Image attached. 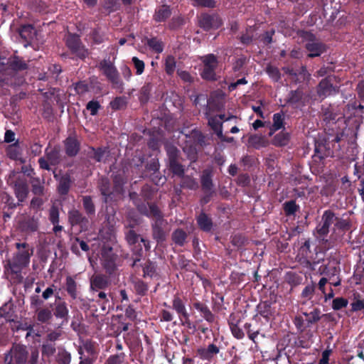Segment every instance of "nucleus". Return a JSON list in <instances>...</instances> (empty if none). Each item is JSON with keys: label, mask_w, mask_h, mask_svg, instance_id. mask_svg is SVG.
Listing matches in <instances>:
<instances>
[{"label": "nucleus", "mask_w": 364, "mask_h": 364, "mask_svg": "<svg viewBox=\"0 0 364 364\" xmlns=\"http://www.w3.org/2000/svg\"><path fill=\"white\" fill-rule=\"evenodd\" d=\"M61 161V149L59 145L51 146L49 144L45 149V156L40 157L38 163L41 169L52 171V166H58Z\"/></svg>", "instance_id": "nucleus-3"}, {"label": "nucleus", "mask_w": 364, "mask_h": 364, "mask_svg": "<svg viewBox=\"0 0 364 364\" xmlns=\"http://www.w3.org/2000/svg\"><path fill=\"white\" fill-rule=\"evenodd\" d=\"M11 185L18 199L17 205H20L21 203L25 201L29 193L27 180L23 177H18Z\"/></svg>", "instance_id": "nucleus-12"}, {"label": "nucleus", "mask_w": 364, "mask_h": 364, "mask_svg": "<svg viewBox=\"0 0 364 364\" xmlns=\"http://www.w3.org/2000/svg\"><path fill=\"white\" fill-rule=\"evenodd\" d=\"M220 351L219 348L215 344H210L207 348H201L198 350V355L203 360H210Z\"/></svg>", "instance_id": "nucleus-30"}, {"label": "nucleus", "mask_w": 364, "mask_h": 364, "mask_svg": "<svg viewBox=\"0 0 364 364\" xmlns=\"http://www.w3.org/2000/svg\"><path fill=\"white\" fill-rule=\"evenodd\" d=\"M7 156L12 160L21 161V151L17 142L11 144L6 149Z\"/></svg>", "instance_id": "nucleus-36"}, {"label": "nucleus", "mask_w": 364, "mask_h": 364, "mask_svg": "<svg viewBox=\"0 0 364 364\" xmlns=\"http://www.w3.org/2000/svg\"><path fill=\"white\" fill-rule=\"evenodd\" d=\"M124 181L121 174H116L113 177V187L117 195H119L123 192Z\"/></svg>", "instance_id": "nucleus-51"}, {"label": "nucleus", "mask_w": 364, "mask_h": 364, "mask_svg": "<svg viewBox=\"0 0 364 364\" xmlns=\"http://www.w3.org/2000/svg\"><path fill=\"white\" fill-rule=\"evenodd\" d=\"M18 252L12 259H9L5 265L6 272L20 277L22 269L28 265L30 257L33 255V250L28 247L26 243H16Z\"/></svg>", "instance_id": "nucleus-1"}, {"label": "nucleus", "mask_w": 364, "mask_h": 364, "mask_svg": "<svg viewBox=\"0 0 364 364\" xmlns=\"http://www.w3.org/2000/svg\"><path fill=\"white\" fill-rule=\"evenodd\" d=\"M153 85L151 82H146L140 89L139 100L141 103H146L150 98Z\"/></svg>", "instance_id": "nucleus-38"}, {"label": "nucleus", "mask_w": 364, "mask_h": 364, "mask_svg": "<svg viewBox=\"0 0 364 364\" xmlns=\"http://www.w3.org/2000/svg\"><path fill=\"white\" fill-rule=\"evenodd\" d=\"M201 189L203 192V196L200 199L202 204H207L213 196L215 194L214 184L213 182V173L211 170L205 169L202 172L200 176Z\"/></svg>", "instance_id": "nucleus-8"}, {"label": "nucleus", "mask_w": 364, "mask_h": 364, "mask_svg": "<svg viewBox=\"0 0 364 364\" xmlns=\"http://www.w3.org/2000/svg\"><path fill=\"white\" fill-rule=\"evenodd\" d=\"M173 240L179 245H183L186 238V234L183 229H176L173 233Z\"/></svg>", "instance_id": "nucleus-58"}, {"label": "nucleus", "mask_w": 364, "mask_h": 364, "mask_svg": "<svg viewBox=\"0 0 364 364\" xmlns=\"http://www.w3.org/2000/svg\"><path fill=\"white\" fill-rule=\"evenodd\" d=\"M248 62L247 57L242 55L237 58L232 65V70L235 73L240 72L245 65Z\"/></svg>", "instance_id": "nucleus-60"}, {"label": "nucleus", "mask_w": 364, "mask_h": 364, "mask_svg": "<svg viewBox=\"0 0 364 364\" xmlns=\"http://www.w3.org/2000/svg\"><path fill=\"white\" fill-rule=\"evenodd\" d=\"M176 67V60L173 55H168L164 59V70L166 73L171 76L173 75Z\"/></svg>", "instance_id": "nucleus-42"}, {"label": "nucleus", "mask_w": 364, "mask_h": 364, "mask_svg": "<svg viewBox=\"0 0 364 364\" xmlns=\"http://www.w3.org/2000/svg\"><path fill=\"white\" fill-rule=\"evenodd\" d=\"M18 33L21 38L26 43H29L33 39L36 35V29L31 24H24L18 28Z\"/></svg>", "instance_id": "nucleus-27"}, {"label": "nucleus", "mask_w": 364, "mask_h": 364, "mask_svg": "<svg viewBox=\"0 0 364 364\" xmlns=\"http://www.w3.org/2000/svg\"><path fill=\"white\" fill-rule=\"evenodd\" d=\"M109 150L108 147L100 146V147H90L88 152V156L95 160L96 162L105 163L107 159L109 156Z\"/></svg>", "instance_id": "nucleus-20"}, {"label": "nucleus", "mask_w": 364, "mask_h": 364, "mask_svg": "<svg viewBox=\"0 0 364 364\" xmlns=\"http://www.w3.org/2000/svg\"><path fill=\"white\" fill-rule=\"evenodd\" d=\"M191 1L195 7L214 9L217 6V2L215 0H191Z\"/></svg>", "instance_id": "nucleus-52"}, {"label": "nucleus", "mask_w": 364, "mask_h": 364, "mask_svg": "<svg viewBox=\"0 0 364 364\" xmlns=\"http://www.w3.org/2000/svg\"><path fill=\"white\" fill-rule=\"evenodd\" d=\"M108 285L107 279L102 275H95L90 279V288L97 290L105 288Z\"/></svg>", "instance_id": "nucleus-32"}, {"label": "nucleus", "mask_w": 364, "mask_h": 364, "mask_svg": "<svg viewBox=\"0 0 364 364\" xmlns=\"http://www.w3.org/2000/svg\"><path fill=\"white\" fill-rule=\"evenodd\" d=\"M53 177L58 182L57 186V191L60 196H66L68 194L70 189L73 183L71 174L66 172L62 176H59L56 173V169L53 170Z\"/></svg>", "instance_id": "nucleus-13"}, {"label": "nucleus", "mask_w": 364, "mask_h": 364, "mask_svg": "<svg viewBox=\"0 0 364 364\" xmlns=\"http://www.w3.org/2000/svg\"><path fill=\"white\" fill-rule=\"evenodd\" d=\"M202 62V68L200 75L202 79L209 82L218 80L216 69L218 67V60L215 55L213 53L207 54L200 58Z\"/></svg>", "instance_id": "nucleus-4"}, {"label": "nucleus", "mask_w": 364, "mask_h": 364, "mask_svg": "<svg viewBox=\"0 0 364 364\" xmlns=\"http://www.w3.org/2000/svg\"><path fill=\"white\" fill-rule=\"evenodd\" d=\"M28 69V65L23 58L18 55H12L9 58H0V73L15 74Z\"/></svg>", "instance_id": "nucleus-5"}, {"label": "nucleus", "mask_w": 364, "mask_h": 364, "mask_svg": "<svg viewBox=\"0 0 364 364\" xmlns=\"http://www.w3.org/2000/svg\"><path fill=\"white\" fill-rule=\"evenodd\" d=\"M314 245L312 244L309 240L305 241L304 244L299 249V254L308 260L309 262H312L314 263H318L322 258H318V255L321 254V252H318L315 248H314V251L311 250V247Z\"/></svg>", "instance_id": "nucleus-17"}, {"label": "nucleus", "mask_w": 364, "mask_h": 364, "mask_svg": "<svg viewBox=\"0 0 364 364\" xmlns=\"http://www.w3.org/2000/svg\"><path fill=\"white\" fill-rule=\"evenodd\" d=\"M222 24V19L217 14L204 13L198 17V26L205 31L218 29Z\"/></svg>", "instance_id": "nucleus-11"}, {"label": "nucleus", "mask_w": 364, "mask_h": 364, "mask_svg": "<svg viewBox=\"0 0 364 364\" xmlns=\"http://www.w3.org/2000/svg\"><path fill=\"white\" fill-rule=\"evenodd\" d=\"M258 313L264 318L269 319L274 314V311L268 301L261 302L257 306Z\"/></svg>", "instance_id": "nucleus-35"}, {"label": "nucleus", "mask_w": 364, "mask_h": 364, "mask_svg": "<svg viewBox=\"0 0 364 364\" xmlns=\"http://www.w3.org/2000/svg\"><path fill=\"white\" fill-rule=\"evenodd\" d=\"M304 47L309 53L307 57L309 58L321 56L327 49L326 45L318 39L311 43H306Z\"/></svg>", "instance_id": "nucleus-18"}, {"label": "nucleus", "mask_w": 364, "mask_h": 364, "mask_svg": "<svg viewBox=\"0 0 364 364\" xmlns=\"http://www.w3.org/2000/svg\"><path fill=\"white\" fill-rule=\"evenodd\" d=\"M65 152L68 157L76 156L80 151V142L75 136H69L63 141Z\"/></svg>", "instance_id": "nucleus-19"}, {"label": "nucleus", "mask_w": 364, "mask_h": 364, "mask_svg": "<svg viewBox=\"0 0 364 364\" xmlns=\"http://www.w3.org/2000/svg\"><path fill=\"white\" fill-rule=\"evenodd\" d=\"M132 62L135 69V74L136 75H141L144 72V62L136 56L132 57Z\"/></svg>", "instance_id": "nucleus-56"}, {"label": "nucleus", "mask_w": 364, "mask_h": 364, "mask_svg": "<svg viewBox=\"0 0 364 364\" xmlns=\"http://www.w3.org/2000/svg\"><path fill=\"white\" fill-rule=\"evenodd\" d=\"M173 308L178 314V316L183 324L190 325L189 314L187 312L186 306L179 297H175L173 300Z\"/></svg>", "instance_id": "nucleus-21"}, {"label": "nucleus", "mask_w": 364, "mask_h": 364, "mask_svg": "<svg viewBox=\"0 0 364 364\" xmlns=\"http://www.w3.org/2000/svg\"><path fill=\"white\" fill-rule=\"evenodd\" d=\"M146 45L156 53H161L164 50V43L162 41L156 37L146 38Z\"/></svg>", "instance_id": "nucleus-34"}, {"label": "nucleus", "mask_w": 364, "mask_h": 364, "mask_svg": "<svg viewBox=\"0 0 364 364\" xmlns=\"http://www.w3.org/2000/svg\"><path fill=\"white\" fill-rule=\"evenodd\" d=\"M298 35L306 43H311L317 39L316 35L309 31L299 30Z\"/></svg>", "instance_id": "nucleus-59"}, {"label": "nucleus", "mask_w": 364, "mask_h": 364, "mask_svg": "<svg viewBox=\"0 0 364 364\" xmlns=\"http://www.w3.org/2000/svg\"><path fill=\"white\" fill-rule=\"evenodd\" d=\"M283 210L287 216H291L299 210V206L296 205L295 200H290L283 204Z\"/></svg>", "instance_id": "nucleus-44"}, {"label": "nucleus", "mask_w": 364, "mask_h": 364, "mask_svg": "<svg viewBox=\"0 0 364 364\" xmlns=\"http://www.w3.org/2000/svg\"><path fill=\"white\" fill-rule=\"evenodd\" d=\"M105 230H106V233L108 235L106 239H98L101 240L102 242L103 243L101 260L104 267L108 272L111 273L115 268L116 256L112 252V248L109 245H106V242L105 241V240L107 241L111 240L112 232L109 231L110 229H100V237H102V235L105 232Z\"/></svg>", "instance_id": "nucleus-6"}, {"label": "nucleus", "mask_w": 364, "mask_h": 364, "mask_svg": "<svg viewBox=\"0 0 364 364\" xmlns=\"http://www.w3.org/2000/svg\"><path fill=\"white\" fill-rule=\"evenodd\" d=\"M154 195V191L149 186H144L140 192V196L143 198L144 201L146 202V204L150 203L149 201L152 200Z\"/></svg>", "instance_id": "nucleus-57"}, {"label": "nucleus", "mask_w": 364, "mask_h": 364, "mask_svg": "<svg viewBox=\"0 0 364 364\" xmlns=\"http://www.w3.org/2000/svg\"><path fill=\"white\" fill-rule=\"evenodd\" d=\"M126 239L130 245L138 244V246L141 247V243H143L146 249L149 248V243L145 240L144 237L136 234L133 229H131L128 231L126 235Z\"/></svg>", "instance_id": "nucleus-29"}, {"label": "nucleus", "mask_w": 364, "mask_h": 364, "mask_svg": "<svg viewBox=\"0 0 364 364\" xmlns=\"http://www.w3.org/2000/svg\"><path fill=\"white\" fill-rule=\"evenodd\" d=\"M111 108L114 110H120L127 106V101L124 97H116L109 103Z\"/></svg>", "instance_id": "nucleus-55"}, {"label": "nucleus", "mask_w": 364, "mask_h": 364, "mask_svg": "<svg viewBox=\"0 0 364 364\" xmlns=\"http://www.w3.org/2000/svg\"><path fill=\"white\" fill-rule=\"evenodd\" d=\"M321 220L323 222L321 228H330L332 225H334V228L347 227L346 222L336 216L335 213L331 210L323 212Z\"/></svg>", "instance_id": "nucleus-16"}, {"label": "nucleus", "mask_w": 364, "mask_h": 364, "mask_svg": "<svg viewBox=\"0 0 364 364\" xmlns=\"http://www.w3.org/2000/svg\"><path fill=\"white\" fill-rule=\"evenodd\" d=\"M69 222L72 226L79 225L80 228L86 227L89 221L82 213L77 210H71L68 213Z\"/></svg>", "instance_id": "nucleus-24"}, {"label": "nucleus", "mask_w": 364, "mask_h": 364, "mask_svg": "<svg viewBox=\"0 0 364 364\" xmlns=\"http://www.w3.org/2000/svg\"><path fill=\"white\" fill-rule=\"evenodd\" d=\"M179 178H181V188L190 190H196L198 188V183L194 178L189 176H185V173L183 176H179Z\"/></svg>", "instance_id": "nucleus-40"}, {"label": "nucleus", "mask_w": 364, "mask_h": 364, "mask_svg": "<svg viewBox=\"0 0 364 364\" xmlns=\"http://www.w3.org/2000/svg\"><path fill=\"white\" fill-rule=\"evenodd\" d=\"M334 91V87L328 77L322 79L316 87V92L319 97L324 99L331 95Z\"/></svg>", "instance_id": "nucleus-22"}, {"label": "nucleus", "mask_w": 364, "mask_h": 364, "mask_svg": "<svg viewBox=\"0 0 364 364\" xmlns=\"http://www.w3.org/2000/svg\"><path fill=\"white\" fill-rule=\"evenodd\" d=\"M168 157V167L169 171L175 176H183L185 173V167L181 163V152L174 146L166 148Z\"/></svg>", "instance_id": "nucleus-7"}, {"label": "nucleus", "mask_w": 364, "mask_h": 364, "mask_svg": "<svg viewBox=\"0 0 364 364\" xmlns=\"http://www.w3.org/2000/svg\"><path fill=\"white\" fill-rule=\"evenodd\" d=\"M56 351L55 343L44 341L41 347V353L43 358H50Z\"/></svg>", "instance_id": "nucleus-43"}, {"label": "nucleus", "mask_w": 364, "mask_h": 364, "mask_svg": "<svg viewBox=\"0 0 364 364\" xmlns=\"http://www.w3.org/2000/svg\"><path fill=\"white\" fill-rule=\"evenodd\" d=\"M265 71L273 81L279 82L281 80V73L277 67L268 64Z\"/></svg>", "instance_id": "nucleus-47"}, {"label": "nucleus", "mask_w": 364, "mask_h": 364, "mask_svg": "<svg viewBox=\"0 0 364 364\" xmlns=\"http://www.w3.org/2000/svg\"><path fill=\"white\" fill-rule=\"evenodd\" d=\"M304 93L302 89L297 88L295 90H291L286 100L287 104L297 107L299 105H304Z\"/></svg>", "instance_id": "nucleus-23"}, {"label": "nucleus", "mask_w": 364, "mask_h": 364, "mask_svg": "<svg viewBox=\"0 0 364 364\" xmlns=\"http://www.w3.org/2000/svg\"><path fill=\"white\" fill-rule=\"evenodd\" d=\"M196 309L201 313L202 316L208 322L214 321V316L208 306L202 303L196 302L193 304Z\"/></svg>", "instance_id": "nucleus-41"}, {"label": "nucleus", "mask_w": 364, "mask_h": 364, "mask_svg": "<svg viewBox=\"0 0 364 364\" xmlns=\"http://www.w3.org/2000/svg\"><path fill=\"white\" fill-rule=\"evenodd\" d=\"M31 184V191L35 196H43L45 194L44 180L42 181L38 177H33L30 181Z\"/></svg>", "instance_id": "nucleus-31"}, {"label": "nucleus", "mask_w": 364, "mask_h": 364, "mask_svg": "<svg viewBox=\"0 0 364 364\" xmlns=\"http://www.w3.org/2000/svg\"><path fill=\"white\" fill-rule=\"evenodd\" d=\"M184 24V18L181 16H177L172 17V18L170 20L168 24V27L170 30L175 31L180 28Z\"/></svg>", "instance_id": "nucleus-53"}, {"label": "nucleus", "mask_w": 364, "mask_h": 364, "mask_svg": "<svg viewBox=\"0 0 364 364\" xmlns=\"http://www.w3.org/2000/svg\"><path fill=\"white\" fill-rule=\"evenodd\" d=\"M59 208L58 206L53 205L49 209V220L52 225L53 228H63V226L59 225Z\"/></svg>", "instance_id": "nucleus-45"}, {"label": "nucleus", "mask_w": 364, "mask_h": 364, "mask_svg": "<svg viewBox=\"0 0 364 364\" xmlns=\"http://www.w3.org/2000/svg\"><path fill=\"white\" fill-rule=\"evenodd\" d=\"M66 290L68 294L73 298L76 299L77 296V284L74 279L70 276L66 277Z\"/></svg>", "instance_id": "nucleus-46"}, {"label": "nucleus", "mask_w": 364, "mask_h": 364, "mask_svg": "<svg viewBox=\"0 0 364 364\" xmlns=\"http://www.w3.org/2000/svg\"><path fill=\"white\" fill-rule=\"evenodd\" d=\"M197 223L199 228H211L213 225L211 218L204 212L200 213L198 216Z\"/></svg>", "instance_id": "nucleus-54"}, {"label": "nucleus", "mask_w": 364, "mask_h": 364, "mask_svg": "<svg viewBox=\"0 0 364 364\" xmlns=\"http://www.w3.org/2000/svg\"><path fill=\"white\" fill-rule=\"evenodd\" d=\"M172 14L170 6L166 4L161 5L156 8L153 15V19L156 23L165 22Z\"/></svg>", "instance_id": "nucleus-25"}, {"label": "nucleus", "mask_w": 364, "mask_h": 364, "mask_svg": "<svg viewBox=\"0 0 364 364\" xmlns=\"http://www.w3.org/2000/svg\"><path fill=\"white\" fill-rule=\"evenodd\" d=\"M83 208L87 215H95V206L92 201V197L90 196H85L82 198Z\"/></svg>", "instance_id": "nucleus-49"}, {"label": "nucleus", "mask_w": 364, "mask_h": 364, "mask_svg": "<svg viewBox=\"0 0 364 364\" xmlns=\"http://www.w3.org/2000/svg\"><path fill=\"white\" fill-rule=\"evenodd\" d=\"M248 143L250 146L256 149H259V148L264 146V137L257 134L250 136L248 139Z\"/></svg>", "instance_id": "nucleus-50"}, {"label": "nucleus", "mask_w": 364, "mask_h": 364, "mask_svg": "<svg viewBox=\"0 0 364 364\" xmlns=\"http://www.w3.org/2000/svg\"><path fill=\"white\" fill-rule=\"evenodd\" d=\"M57 359L60 364H70L71 356L68 352L62 349L59 350Z\"/></svg>", "instance_id": "nucleus-61"}, {"label": "nucleus", "mask_w": 364, "mask_h": 364, "mask_svg": "<svg viewBox=\"0 0 364 364\" xmlns=\"http://www.w3.org/2000/svg\"><path fill=\"white\" fill-rule=\"evenodd\" d=\"M290 141V134L288 132H281L276 134L272 140V144L276 146H287Z\"/></svg>", "instance_id": "nucleus-37"}, {"label": "nucleus", "mask_w": 364, "mask_h": 364, "mask_svg": "<svg viewBox=\"0 0 364 364\" xmlns=\"http://www.w3.org/2000/svg\"><path fill=\"white\" fill-rule=\"evenodd\" d=\"M97 188L101 194L104 196L105 203H107L108 200H112L113 198L117 196L113 185H112L109 178L106 176H103L99 178Z\"/></svg>", "instance_id": "nucleus-15"}, {"label": "nucleus", "mask_w": 364, "mask_h": 364, "mask_svg": "<svg viewBox=\"0 0 364 364\" xmlns=\"http://www.w3.org/2000/svg\"><path fill=\"white\" fill-rule=\"evenodd\" d=\"M284 119L285 114L282 111L274 114L272 117L273 123L270 127L269 135L273 134L275 132L281 129H284Z\"/></svg>", "instance_id": "nucleus-28"}, {"label": "nucleus", "mask_w": 364, "mask_h": 364, "mask_svg": "<svg viewBox=\"0 0 364 364\" xmlns=\"http://www.w3.org/2000/svg\"><path fill=\"white\" fill-rule=\"evenodd\" d=\"M333 154V152L331 150L328 143L316 141L314 149V155L316 156H318L320 159H323L328 156H332Z\"/></svg>", "instance_id": "nucleus-26"}, {"label": "nucleus", "mask_w": 364, "mask_h": 364, "mask_svg": "<svg viewBox=\"0 0 364 364\" xmlns=\"http://www.w3.org/2000/svg\"><path fill=\"white\" fill-rule=\"evenodd\" d=\"M27 350L25 346L16 345L12 347L11 351L6 357V362L8 363L25 364L27 359Z\"/></svg>", "instance_id": "nucleus-14"}, {"label": "nucleus", "mask_w": 364, "mask_h": 364, "mask_svg": "<svg viewBox=\"0 0 364 364\" xmlns=\"http://www.w3.org/2000/svg\"><path fill=\"white\" fill-rule=\"evenodd\" d=\"M90 36L95 44H100L104 42V37L100 33L99 28L92 29L90 32Z\"/></svg>", "instance_id": "nucleus-63"}, {"label": "nucleus", "mask_w": 364, "mask_h": 364, "mask_svg": "<svg viewBox=\"0 0 364 364\" xmlns=\"http://www.w3.org/2000/svg\"><path fill=\"white\" fill-rule=\"evenodd\" d=\"M62 67L60 64L53 63L50 64L48 67V72L44 74V76L41 78V80H48V77L57 80L59 75L62 73Z\"/></svg>", "instance_id": "nucleus-33"}, {"label": "nucleus", "mask_w": 364, "mask_h": 364, "mask_svg": "<svg viewBox=\"0 0 364 364\" xmlns=\"http://www.w3.org/2000/svg\"><path fill=\"white\" fill-rule=\"evenodd\" d=\"M320 310L316 309L314 311H311L310 313H305L304 315L306 318L307 321L309 323H313L318 321L320 319Z\"/></svg>", "instance_id": "nucleus-64"}, {"label": "nucleus", "mask_w": 364, "mask_h": 364, "mask_svg": "<svg viewBox=\"0 0 364 364\" xmlns=\"http://www.w3.org/2000/svg\"><path fill=\"white\" fill-rule=\"evenodd\" d=\"M65 45L71 53L81 60L89 55V50L82 44L80 37L76 33H69L65 39Z\"/></svg>", "instance_id": "nucleus-9"}, {"label": "nucleus", "mask_w": 364, "mask_h": 364, "mask_svg": "<svg viewBox=\"0 0 364 364\" xmlns=\"http://www.w3.org/2000/svg\"><path fill=\"white\" fill-rule=\"evenodd\" d=\"M68 312L69 311L65 301H60L55 304L54 315L56 318L67 320Z\"/></svg>", "instance_id": "nucleus-39"}, {"label": "nucleus", "mask_w": 364, "mask_h": 364, "mask_svg": "<svg viewBox=\"0 0 364 364\" xmlns=\"http://www.w3.org/2000/svg\"><path fill=\"white\" fill-rule=\"evenodd\" d=\"M139 212L155 221L152 228H161L164 224V215L157 205L154 203H146L139 205Z\"/></svg>", "instance_id": "nucleus-10"}, {"label": "nucleus", "mask_w": 364, "mask_h": 364, "mask_svg": "<svg viewBox=\"0 0 364 364\" xmlns=\"http://www.w3.org/2000/svg\"><path fill=\"white\" fill-rule=\"evenodd\" d=\"M297 72V77H294L295 83H301L303 82H308L311 78V74L308 72L306 67L302 65L300 70Z\"/></svg>", "instance_id": "nucleus-48"}, {"label": "nucleus", "mask_w": 364, "mask_h": 364, "mask_svg": "<svg viewBox=\"0 0 364 364\" xmlns=\"http://www.w3.org/2000/svg\"><path fill=\"white\" fill-rule=\"evenodd\" d=\"M52 318L51 311L48 309H41L37 314V318L42 323L47 322Z\"/></svg>", "instance_id": "nucleus-62"}, {"label": "nucleus", "mask_w": 364, "mask_h": 364, "mask_svg": "<svg viewBox=\"0 0 364 364\" xmlns=\"http://www.w3.org/2000/svg\"><path fill=\"white\" fill-rule=\"evenodd\" d=\"M98 68L112 84L113 88L124 90V82L120 78L119 73L109 58L101 60Z\"/></svg>", "instance_id": "nucleus-2"}]
</instances>
